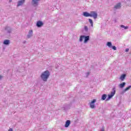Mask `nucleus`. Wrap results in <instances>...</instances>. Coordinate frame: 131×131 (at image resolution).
Returning <instances> with one entry per match:
<instances>
[{"label": "nucleus", "mask_w": 131, "mask_h": 131, "mask_svg": "<svg viewBox=\"0 0 131 131\" xmlns=\"http://www.w3.org/2000/svg\"><path fill=\"white\" fill-rule=\"evenodd\" d=\"M97 102L96 99H93L91 102H90V106L91 109H94L96 107L95 103Z\"/></svg>", "instance_id": "obj_3"}, {"label": "nucleus", "mask_w": 131, "mask_h": 131, "mask_svg": "<svg viewBox=\"0 0 131 131\" xmlns=\"http://www.w3.org/2000/svg\"><path fill=\"white\" fill-rule=\"evenodd\" d=\"M112 48L113 50H114V51H116V50H117L116 47L112 46Z\"/></svg>", "instance_id": "obj_25"}, {"label": "nucleus", "mask_w": 131, "mask_h": 131, "mask_svg": "<svg viewBox=\"0 0 131 131\" xmlns=\"http://www.w3.org/2000/svg\"><path fill=\"white\" fill-rule=\"evenodd\" d=\"M90 17H92L94 19H97L98 17V13H97L96 11H91Z\"/></svg>", "instance_id": "obj_4"}, {"label": "nucleus", "mask_w": 131, "mask_h": 131, "mask_svg": "<svg viewBox=\"0 0 131 131\" xmlns=\"http://www.w3.org/2000/svg\"><path fill=\"white\" fill-rule=\"evenodd\" d=\"M86 74V76H89V75H90V73H87Z\"/></svg>", "instance_id": "obj_27"}, {"label": "nucleus", "mask_w": 131, "mask_h": 131, "mask_svg": "<svg viewBox=\"0 0 131 131\" xmlns=\"http://www.w3.org/2000/svg\"><path fill=\"white\" fill-rule=\"evenodd\" d=\"M32 36H33V31H32V30H30L29 31L27 35V38H31Z\"/></svg>", "instance_id": "obj_5"}, {"label": "nucleus", "mask_w": 131, "mask_h": 131, "mask_svg": "<svg viewBox=\"0 0 131 131\" xmlns=\"http://www.w3.org/2000/svg\"><path fill=\"white\" fill-rule=\"evenodd\" d=\"M5 30L8 33H10L11 31H12V29H11V27H6Z\"/></svg>", "instance_id": "obj_10"}, {"label": "nucleus", "mask_w": 131, "mask_h": 131, "mask_svg": "<svg viewBox=\"0 0 131 131\" xmlns=\"http://www.w3.org/2000/svg\"><path fill=\"white\" fill-rule=\"evenodd\" d=\"M83 16L84 17H90V12H83Z\"/></svg>", "instance_id": "obj_11"}, {"label": "nucleus", "mask_w": 131, "mask_h": 131, "mask_svg": "<svg viewBox=\"0 0 131 131\" xmlns=\"http://www.w3.org/2000/svg\"><path fill=\"white\" fill-rule=\"evenodd\" d=\"M36 25L37 27H41V26L43 25V23H42V21H38L37 22Z\"/></svg>", "instance_id": "obj_13"}, {"label": "nucleus", "mask_w": 131, "mask_h": 131, "mask_svg": "<svg viewBox=\"0 0 131 131\" xmlns=\"http://www.w3.org/2000/svg\"><path fill=\"white\" fill-rule=\"evenodd\" d=\"M101 131H104V129L101 130Z\"/></svg>", "instance_id": "obj_31"}, {"label": "nucleus", "mask_w": 131, "mask_h": 131, "mask_svg": "<svg viewBox=\"0 0 131 131\" xmlns=\"http://www.w3.org/2000/svg\"><path fill=\"white\" fill-rule=\"evenodd\" d=\"M121 28H124V29H127L128 28V27H125L124 25H121L120 26Z\"/></svg>", "instance_id": "obj_24"}, {"label": "nucleus", "mask_w": 131, "mask_h": 131, "mask_svg": "<svg viewBox=\"0 0 131 131\" xmlns=\"http://www.w3.org/2000/svg\"><path fill=\"white\" fill-rule=\"evenodd\" d=\"M25 42H26V41H25L24 42V43H25Z\"/></svg>", "instance_id": "obj_30"}, {"label": "nucleus", "mask_w": 131, "mask_h": 131, "mask_svg": "<svg viewBox=\"0 0 131 131\" xmlns=\"http://www.w3.org/2000/svg\"><path fill=\"white\" fill-rule=\"evenodd\" d=\"M9 2H11V0H10V1H9Z\"/></svg>", "instance_id": "obj_32"}, {"label": "nucleus", "mask_w": 131, "mask_h": 131, "mask_svg": "<svg viewBox=\"0 0 131 131\" xmlns=\"http://www.w3.org/2000/svg\"><path fill=\"white\" fill-rule=\"evenodd\" d=\"M121 7V4L120 3H118L115 6V9H120V7Z\"/></svg>", "instance_id": "obj_14"}, {"label": "nucleus", "mask_w": 131, "mask_h": 131, "mask_svg": "<svg viewBox=\"0 0 131 131\" xmlns=\"http://www.w3.org/2000/svg\"><path fill=\"white\" fill-rule=\"evenodd\" d=\"M8 131H13V129H12V128H10Z\"/></svg>", "instance_id": "obj_26"}, {"label": "nucleus", "mask_w": 131, "mask_h": 131, "mask_svg": "<svg viewBox=\"0 0 131 131\" xmlns=\"http://www.w3.org/2000/svg\"><path fill=\"white\" fill-rule=\"evenodd\" d=\"M123 2L124 3H125L126 4H128V5L130 4V0H124Z\"/></svg>", "instance_id": "obj_22"}, {"label": "nucleus", "mask_w": 131, "mask_h": 131, "mask_svg": "<svg viewBox=\"0 0 131 131\" xmlns=\"http://www.w3.org/2000/svg\"><path fill=\"white\" fill-rule=\"evenodd\" d=\"M125 78V74H123L120 77V79L122 81H123L124 80V79Z\"/></svg>", "instance_id": "obj_19"}, {"label": "nucleus", "mask_w": 131, "mask_h": 131, "mask_svg": "<svg viewBox=\"0 0 131 131\" xmlns=\"http://www.w3.org/2000/svg\"><path fill=\"white\" fill-rule=\"evenodd\" d=\"M84 31H85L86 32H88V31H89V28L88 27V26H85L84 27Z\"/></svg>", "instance_id": "obj_23"}, {"label": "nucleus", "mask_w": 131, "mask_h": 131, "mask_svg": "<svg viewBox=\"0 0 131 131\" xmlns=\"http://www.w3.org/2000/svg\"><path fill=\"white\" fill-rule=\"evenodd\" d=\"M89 22L91 25V27H94V22L92 19H89Z\"/></svg>", "instance_id": "obj_18"}, {"label": "nucleus", "mask_w": 131, "mask_h": 131, "mask_svg": "<svg viewBox=\"0 0 131 131\" xmlns=\"http://www.w3.org/2000/svg\"><path fill=\"white\" fill-rule=\"evenodd\" d=\"M3 43L6 46H8V45H10V40H5L3 42Z\"/></svg>", "instance_id": "obj_15"}, {"label": "nucleus", "mask_w": 131, "mask_h": 131, "mask_svg": "<svg viewBox=\"0 0 131 131\" xmlns=\"http://www.w3.org/2000/svg\"><path fill=\"white\" fill-rule=\"evenodd\" d=\"M125 84H126V83L123 82L122 83L119 84V88H120V89H123V88L125 86Z\"/></svg>", "instance_id": "obj_12"}, {"label": "nucleus", "mask_w": 131, "mask_h": 131, "mask_svg": "<svg viewBox=\"0 0 131 131\" xmlns=\"http://www.w3.org/2000/svg\"><path fill=\"white\" fill-rule=\"evenodd\" d=\"M70 123H71V122L70 121V120H68L66 122V124L64 125V127H68L70 125Z\"/></svg>", "instance_id": "obj_9"}, {"label": "nucleus", "mask_w": 131, "mask_h": 131, "mask_svg": "<svg viewBox=\"0 0 131 131\" xmlns=\"http://www.w3.org/2000/svg\"><path fill=\"white\" fill-rule=\"evenodd\" d=\"M106 46L108 47V48H112V43L111 42H107Z\"/></svg>", "instance_id": "obj_21"}, {"label": "nucleus", "mask_w": 131, "mask_h": 131, "mask_svg": "<svg viewBox=\"0 0 131 131\" xmlns=\"http://www.w3.org/2000/svg\"><path fill=\"white\" fill-rule=\"evenodd\" d=\"M84 43H86L90 40V36H84Z\"/></svg>", "instance_id": "obj_8"}, {"label": "nucleus", "mask_w": 131, "mask_h": 131, "mask_svg": "<svg viewBox=\"0 0 131 131\" xmlns=\"http://www.w3.org/2000/svg\"><path fill=\"white\" fill-rule=\"evenodd\" d=\"M125 51H126V52H128V51H129V49H126Z\"/></svg>", "instance_id": "obj_29"}, {"label": "nucleus", "mask_w": 131, "mask_h": 131, "mask_svg": "<svg viewBox=\"0 0 131 131\" xmlns=\"http://www.w3.org/2000/svg\"><path fill=\"white\" fill-rule=\"evenodd\" d=\"M83 39H84V35L80 36V38H79L80 42H82V41H83Z\"/></svg>", "instance_id": "obj_20"}, {"label": "nucleus", "mask_w": 131, "mask_h": 131, "mask_svg": "<svg viewBox=\"0 0 131 131\" xmlns=\"http://www.w3.org/2000/svg\"><path fill=\"white\" fill-rule=\"evenodd\" d=\"M25 3V0H19L17 3V7L22 6Z\"/></svg>", "instance_id": "obj_7"}, {"label": "nucleus", "mask_w": 131, "mask_h": 131, "mask_svg": "<svg viewBox=\"0 0 131 131\" xmlns=\"http://www.w3.org/2000/svg\"><path fill=\"white\" fill-rule=\"evenodd\" d=\"M3 78V76L0 75V80Z\"/></svg>", "instance_id": "obj_28"}, {"label": "nucleus", "mask_w": 131, "mask_h": 131, "mask_svg": "<svg viewBox=\"0 0 131 131\" xmlns=\"http://www.w3.org/2000/svg\"><path fill=\"white\" fill-rule=\"evenodd\" d=\"M50 72L49 71H46L42 73L40 77L43 81H47L49 79V77H50Z\"/></svg>", "instance_id": "obj_1"}, {"label": "nucleus", "mask_w": 131, "mask_h": 131, "mask_svg": "<svg viewBox=\"0 0 131 131\" xmlns=\"http://www.w3.org/2000/svg\"><path fill=\"white\" fill-rule=\"evenodd\" d=\"M131 89V85L128 86V87L126 88L123 91V93H125V92H127V91H129Z\"/></svg>", "instance_id": "obj_17"}, {"label": "nucleus", "mask_w": 131, "mask_h": 131, "mask_svg": "<svg viewBox=\"0 0 131 131\" xmlns=\"http://www.w3.org/2000/svg\"><path fill=\"white\" fill-rule=\"evenodd\" d=\"M107 99V95L106 94H103L101 96V100L102 101H105Z\"/></svg>", "instance_id": "obj_16"}, {"label": "nucleus", "mask_w": 131, "mask_h": 131, "mask_svg": "<svg viewBox=\"0 0 131 131\" xmlns=\"http://www.w3.org/2000/svg\"><path fill=\"white\" fill-rule=\"evenodd\" d=\"M38 2H39V0H32V4L33 6L36 7L38 5Z\"/></svg>", "instance_id": "obj_6"}, {"label": "nucleus", "mask_w": 131, "mask_h": 131, "mask_svg": "<svg viewBox=\"0 0 131 131\" xmlns=\"http://www.w3.org/2000/svg\"><path fill=\"white\" fill-rule=\"evenodd\" d=\"M115 93H116V88L113 87L110 94L107 95V98L106 99V101H109L111 99H112V98H113L115 95Z\"/></svg>", "instance_id": "obj_2"}]
</instances>
